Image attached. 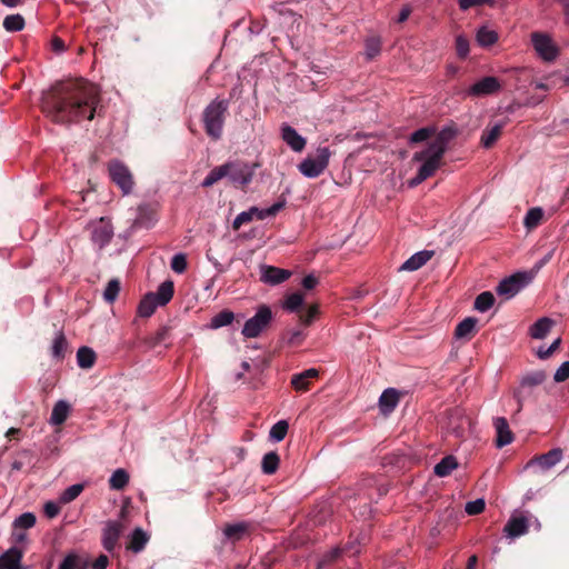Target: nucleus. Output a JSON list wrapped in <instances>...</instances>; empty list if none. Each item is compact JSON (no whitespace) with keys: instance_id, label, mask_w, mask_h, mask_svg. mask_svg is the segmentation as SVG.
Instances as JSON below:
<instances>
[{"instance_id":"obj_32","label":"nucleus","mask_w":569,"mask_h":569,"mask_svg":"<svg viewBox=\"0 0 569 569\" xmlns=\"http://www.w3.org/2000/svg\"><path fill=\"white\" fill-rule=\"evenodd\" d=\"M97 356L93 349L89 347H80L77 351V362L82 369H90L96 362Z\"/></svg>"},{"instance_id":"obj_42","label":"nucleus","mask_w":569,"mask_h":569,"mask_svg":"<svg viewBox=\"0 0 569 569\" xmlns=\"http://www.w3.org/2000/svg\"><path fill=\"white\" fill-rule=\"evenodd\" d=\"M234 313L230 310H222L211 318L210 328L218 329L232 323Z\"/></svg>"},{"instance_id":"obj_43","label":"nucleus","mask_w":569,"mask_h":569,"mask_svg":"<svg viewBox=\"0 0 569 569\" xmlns=\"http://www.w3.org/2000/svg\"><path fill=\"white\" fill-rule=\"evenodd\" d=\"M381 39L379 37L372 36L366 39L365 42V53L369 60L375 59L380 54L381 51Z\"/></svg>"},{"instance_id":"obj_2","label":"nucleus","mask_w":569,"mask_h":569,"mask_svg":"<svg viewBox=\"0 0 569 569\" xmlns=\"http://www.w3.org/2000/svg\"><path fill=\"white\" fill-rule=\"evenodd\" d=\"M228 108V100L214 99L204 108L202 112L204 131L212 140H219L222 137Z\"/></svg>"},{"instance_id":"obj_36","label":"nucleus","mask_w":569,"mask_h":569,"mask_svg":"<svg viewBox=\"0 0 569 569\" xmlns=\"http://www.w3.org/2000/svg\"><path fill=\"white\" fill-rule=\"evenodd\" d=\"M279 463L280 457L276 451L266 453L261 461L262 472L266 475H273L278 470Z\"/></svg>"},{"instance_id":"obj_12","label":"nucleus","mask_w":569,"mask_h":569,"mask_svg":"<svg viewBox=\"0 0 569 569\" xmlns=\"http://www.w3.org/2000/svg\"><path fill=\"white\" fill-rule=\"evenodd\" d=\"M562 459V450L560 448H553L548 452L533 457L530 459L525 469L538 468L540 471H547L555 467Z\"/></svg>"},{"instance_id":"obj_53","label":"nucleus","mask_w":569,"mask_h":569,"mask_svg":"<svg viewBox=\"0 0 569 569\" xmlns=\"http://www.w3.org/2000/svg\"><path fill=\"white\" fill-rule=\"evenodd\" d=\"M486 502L485 499L478 498L471 501H468L465 506V511L470 516H476L481 513L485 510Z\"/></svg>"},{"instance_id":"obj_9","label":"nucleus","mask_w":569,"mask_h":569,"mask_svg":"<svg viewBox=\"0 0 569 569\" xmlns=\"http://www.w3.org/2000/svg\"><path fill=\"white\" fill-rule=\"evenodd\" d=\"M531 42L537 54L545 61H553L558 57V48L551 37L543 32H532Z\"/></svg>"},{"instance_id":"obj_6","label":"nucleus","mask_w":569,"mask_h":569,"mask_svg":"<svg viewBox=\"0 0 569 569\" xmlns=\"http://www.w3.org/2000/svg\"><path fill=\"white\" fill-rule=\"evenodd\" d=\"M272 320L271 308L267 305L259 306L256 315L244 322L241 333L246 338H257L268 328Z\"/></svg>"},{"instance_id":"obj_29","label":"nucleus","mask_w":569,"mask_h":569,"mask_svg":"<svg viewBox=\"0 0 569 569\" xmlns=\"http://www.w3.org/2000/svg\"><path fill=\"white\" fill-rule=\"evenodd\" d=\"M69 411V403L63 400H59L52 409L50 423L54 426L62 425L67 420Z\"/></svg>"},{"instance_id":"obj_14","label":"nucleus","mask_w":569,"mask_h":569,"mask_svg":"<svg viewBox=\"0 0 569 569\" xmlns=\"http://www.w3.org/2000/svg\"><path fill=\"white\" fill-rule=\"evenodd\" d=\"M545 380H546V373H545V371H541V370L530 372L522 377V379L520 381V389H517L513 392V398L516 399V401L518 403V408H517L518 412L522 409L523 400H525V397L522 395V389L527 388V387L532 388V387L539 386Z\"/></svg>"},{"instance_id":"obj_52","label":"nucleus","mask_w":569,"mask_h":569,"mask_svg":"<svg viewBox=\"0 0 569 569\" xmlns=\"http://www.w3.org/2000/svg\"><path fill=\"white\" fill-rule=\"evenodd\" d=\"M303 303V295L300 292L291 293L287 297L284 308L291 312L297 311Z\"/></svg>"},{"instance_id":"obj_24","label":"nucleus","mask_w":569,"mask_h":569,"mask_svg":"<svg viewBox=\"0 0 569 569\" xmlns=\"http://www.w3.org/2000/svg\"><path fill=\"white\" fill-rule=\"evenodd\" d=\"M173 330V326L172 325H164L162 327H160L156 333L149 336V337H146L143 339V342L149 347V348H154L163 342H166L167 340H169L171 338V332Z\"/></svg>"},{"instance_id":"obj_37","label":"nucleus","mask_w":569,"mask_h":569,"mask_svg":"<svg viewBox=\"0 0 569 569\" xmlns=\"http://www.w3.org/2000/svg\"><path fill=\"white\" fill-rule=\"evenodd\" d=\"M476 39L479 46L490 47L498 41V33L492 29L481 27L477 31Z\"/></svg>"},{"instance_id":"obj_49","label":"nucleus","mask_w":569,"mask_h":569,"mask_svg":"<svg viewBox=\"0 0 569 569\" xmlns=\"http://www.w3.org/2000/svg\"><path fill=\"white\" fill-rule=\"evenodd\" d=\"M84 486L81 483H76L68 487L60 496L61 503H69L73 501L83 491Z\"/></svg>"},{"instance_id":"obj_54","label":"nucleus","mask_w":569,"mask_h":569,"mask_svg":"<svg viewBox=\"0 0 569 569\" xmlns=\"http://www.w3.org/2000/svg\"><path fill=\"white\" fill-rule=\"evenodd\" d=\"M456 51L457 56L461 59L467 58L469 54V40L462 34L456 38Z\"/></svg>"},{"instance_id":"obj_33","label":"nucleus","mask_w":569,"mask_h":569,"mask_svg":"<svg viewBox=\"0 0 569 569\" xmlns=\"http://www.w3.org/2000/svg\"><path fill=\"white\" fill-rule=\"evenodd\" d=\"M174 284L171 280L163 281L157 292L154 293L156 300L159 306H166L173 297Z\"/></svg>"},{"instance_id":"obj_28","label":"nucleus","mask_w":569,"mask_h":569,"mask_svg":"<svg viewBox=\"0 0 569 569\" xmlns=\"http://www.w3.org/2000/svg\"><path fill=\"white\" fill-rule=\"evenodd\" d=\"M552 325L553 321L550 318L542 317L530 327V336L535 339H543L551 330Z\"/></svg>"},{"instance_id":"obj_34","label":"nucleus","mask_w":569,"mask_h":569,"mask_svg":"<svg viewBox=\"0 0 569 569\" xmlns=\"http://www.w3.org/2000/svg\"><path fill=\"white\" fill-rule=\"evenodd\" d=\"M67 351H68V341H67L63 332L60 331L53 339V342L51 346V355L53 358H56L58 360H62L66 357Z\"/></svg>"},{"instance_id":"obj_4","label":"nucleus","mask_w":569,"mask_h":569,"mask_svg":"<svg viewBox=\"0 0 569 569\" xmlns=\"http://www.w3.org/2000/svg\"><path fill=\"white\" fill-rule=\"evenodd\" d=\"M330 156L328 147H319L315 156H308L299 163V171L307 178H317L328 167Z\"/></svg>"},{"instance_id":"obj_48","label":"nucleus","mask_w":569,"mask_h":569,"mask_svg":"<svg viewBox=\"0 0 569 569\" xmlns=\"http://www.w3.org/2000/svg\"><path fill=\"white\" fill-rule=\"evenodd\" d=\"M288 422L286 420H280L271 427L269 437L274 441H282L288 432Z\"/></svg>"},{"instance_id":"obj_19","label":"nucleus","mask_w":569,"mask_h":569,"mask_svg":"<svg viewBox=\"0 0 569 569\" xmlns=\"http://www.w3.org/2000/svg\"><path fill=\"white\" fill-rule=\"evenodd\" d=\"M493 427H495L496 433H497L496 446L498 448L508 446L513 441V435L509 428V423L506 418H503V417L495 418Z\"/></svg>"},{"instance_id":"obj_47","label":"nucleus","mask_w":569,"mask_h":569,"mask_svg":"<svg viewBox=\"0 0 569 569\" xmlns=\"http://www.w3.org/2000/svg\"><path fill=\"white\" fill-rule=\"evenodd\" d=\"M24 27V19L20 14L7 16L3 20V28L9 32L22 30Z\"/></svg>"},{"instance_id":"obj_8","label":"nucleus","mask_w":569,"mask_h":569,"mask_svg":"<svg viewBox=\"0 0 569 569\" xmlns=\"http://www.w3.org/2000/svg\"><path fill=\"white\" fill-rule=\"evenodd\" d=\"M108 170L111 181L121 189L123 194H129L134 184L129 168L119 160H112L109 162Z\"/></svg>"},{"instance_id":"obj_64","label":"nucleus","mask_w":569,"mask_h":569,"mask_svg":"<svg viewBox=\"0 0 569 569\" xmlns=\"http://www.w3.org/2000/svg\"><path fill=\"white\" fill-rule=\"evenodd\" d=\"M422 141H427V127H422V128L418 129L416 132H413L410 136L411 143L422 142Z\"/></svg>"},{"instance_id":"obj_25","label":"nucleus","mask_w":569,"mask_h":569,"mask_svg":"<svg viewBox=\"0 0 569 569\" xmlns=\"http://www.w3.org/2000/svg\"><path fill=\"white\" fill-rule=\"evenodd\" d=\"M459 466L457 458L452 455L443 457L435 467L433 472L436 476L443 478L449 476Z\"/></svg>"},{"instance_id":"obj_10","label":"nucleus","mask_w":569,"mask_h":569,"mask_svg":"<svg viewBox=\"0 0 569 569\" xmlns=\"http://www.w3.org/2000/svg\"><path fill=\"white\" fill-rule=\"evenodd\" d=\"M531 515L516 510L507 521L503 532L507 538L516 539L528 532Z\"/></svg>"},{"instance_id":"obj_46","label":"nucleus","mask_w":569,"mask_h":569,"mask_svg":"<svg viewBox=\"0 0 569 569\" xmlns=\"http://www.w3.org/2000/svg\"><path fill=\"white\" fill-rule=\"evenodd\" d=\"M37 522V518L34 516V513L32 512H24L22 515H20L18 518H16V520L13 521V529H22V530H27V529H31L32 527H34Z\"/></svg>"},{"instance_id":"obj_35","label":"nucleus","mask_w":569,"mask_h":569,"mask_svg":"<svg viewBox=\"0 0 569 569\" xmlns=\"http://www.w3.org/2000/svg\"><path fill=\"white\" fill-rule=\"evenodd\" d=\"M227 176H228V170H227V162H226L221 166L214 167L208 173V176L203 179L201 186L204 188L212 187L214 183H217L221 179L227 178Z\"/></svg>"},{"instance_id":"obj_16","label":"nucleus","mask_w":569,"mask_h":569,"mask_svg":"<svg viewBox=\"0 0 569 569\" xmlns=\"http://www.w3.org/2000/svg\"><path fill=\"white\" fill-rule=\"evenodd\" d=\"M291 271L273 266L262 264L260 267V280L264 283L276 286L287 281Z\"/></svg>"},{"instance_id":"obj_56","label":"nucleus","mask_w":569,"mask_h":569,"mask_svg":"<svg viewBox=\"0 0 569 569\" xmlns=\"http://www.w3.org/2000/svg\"><path fill=\"white\" fill-rule=\"evenodd\" d=\"M560 342H561V339L557 338L549 347H547V348L540 347L537 350V357L542 360L548 359L558 349V347L560 346Z\"/></svg>"},{"instance_id":"obj_50","label":"nucleus","mask_w":569,"mask_h":569,"mask_svg":"<svg viewBox=\"0 0 569 569\" xmlns=\"http://www.w3.org/2000/svg\"><path fill=\"white\" fill-rule=\"evenodd\" d=\"M120 292V281L118 279H111L103 292V298L107 302H113Z\"/></svg>"},{"instance_id":"obj_11","label":"nucleus","mask_w":569,"mask_h":569,"mask_svg":"<svg viewBox=\"0 0 569 569\" xmlns=\"http://www.w3.org/2000/svg\"><path fill=\"white\" fill-rule=\"evenodd\" d=\"M113 237V228L108 218H100L91 226V240L100 249L107 246Z\"/></svg>"},{"instance_id":"obj_27","label":"nucleus","mask_w":569,"mask_h":569,"mask_svg":"<svg viewBox=\"0 0 569 569\" xmlns=\"http://www.w3.org/2000/svg\"><path fill=\"white\" fill-rule=\"evenodd\" d=\"M427 263V250H421L409 259H407L400 267L399 271H416Z\"/></svg>"},{"instance_id":"obj_51","label":"nucleus","mask_w":569,"mask_h":569,"mask_svg":"<svg viewBox=\"0 0 569 569\" xmlns=\"http://www.w3.org/2000/svg\"><path fill=\"white\" fill-rule=\"evenodd\" d=\"M253 211H257V207H251L249 210L240 212L232 222V229L239 230L242 224L252 221Z\"/></svg>"},{"instance_id":"obj_20","label":"nucleus","mask_w":569,"mask_h":569,"mask_svg":"<svg viewBox=\"0 0 569 569\" xmlns=\"http://www.w3.org/2000/svg\"><path fill=\"white\" fill-rule=\"evenodd\" d=\"M400 392L395 388L386 389L379 398V408L383 415L391 413L398 406Z\"/></svg>"},{"instance_id":"obj_40","label":"nucleus","mask_w":569,"mask_h":569,"mask_svg":"<svg viewBox=\"0 0 569 569\" xmlns=\"http://www.w3.org/2000/svg\"><path fill=\"white\" fill-rule=\"evenodd\" d=\"M477 319L473 317H468L460 321L456 328L455 335L457 338H469L471 333L476 330Z\"/></svg>"},{"instance_id":"obj_38","label":"nucleus","mask_w":569,"mask_h":569,"mask_svg":"<svg viewBox=\"0 0 569 569\" xmlns=\"http://www.w3.org/2000/svg\"><path fill=\"white\" fill-rule=\"evenodd\" d=\"M543 218V210L540 207L529 209L523 218V224L527 230L537 228Z\"/></svg>"},{"instance_id":"obj_41","label":"nucleus","mask_w":569,"mask_h":569,"mask_svg":"<svg viewBox=\"0 0 569 569\" xmlns=\"http://www.w3.org/2000/svg\"><path fill=\"white\" fill-rule=\"evenodd\" d=\"M129 473L124 469H117L109 479V487L113 490H122L129 482Z\"/></svg>"},{"instance_id":"obj_26","label":"nucleus","mask_w":569,"mask_h":569,"mask_svg":"<svg viewBox=\"0 0 569 569\" xmlns=\"http://www.w3.org/2000/svg\"><path fill=\"white\" fill-rule=\"evenodd\" d=\"M412 160L419 161L420 167L417 176L408 181V184L411 188L418 186L419 183L427 179V149L417 152Z\"/></svg>"},{"instance_id":"obj_62","label":"nucleus","mask_w":569,"mask_h":569,"mask_svg":"<svg viewBox=\"0 0 569 569\" xmlns=\"http://www.w3.org/2000/svg\"><path fill=\"white\" fill-rule=\"evenodd\" d=\"M43 511L48 518L52 519L59 515L60 507L53 501H48L44 503Z\"/></svg>"},{"instance_id":"obj_15","label":"nucleus","mask_w":569,"mask_h":569,"mask_svg":"<svg viewBox=\"0 0 569 569\" xmlns=\"http://www.w3.org/2000/svg\"><path fill=\"white\" fill-rule=\"evenodd\" d=\"M449 427L457 437H462L466 428L470 427L471 419L466 415V410L455 407L448 413Z\"/></svg>"},{"instance_id":"obj_55","label":"nucleus","mask_w":569,"mask_h":569,"mask_svg":"<svg viewBox=\"0 0 569 569\" xmlns=\"http://www.w3.org/2000/svg\"><path fill=\"white\" fill-rule=\"evenodd\" d=\"M187 258L183 253L174 254L171 260V269L177 273H182L187 269Z\"/></svg>"},{"instance_id":"obj_39","label":"nucleus","mask_w":569,"mask_h":569,"mask_svg":"<svg viewBox=\"0 0 569 569\" xmlns=\"http://www.w3.org/2000/svg\"><path fill=\"white\" fill-rule=\"evenodd\" d=\"M505 123H496L491 128H487L481 136V144L485 148H490L499 138Z\"/></svg>"},{"instance_id":"obj_31","label":"nucleus","mask_w":569,"mask_h":569,"mask_svg":"<svg viewBox=\"0 0 569 569\" xmlns=\"http://www.w3.org/2000/svg\"><path fill=\"white\" fill-rule=\"evenodd\" d=\"M148 541L149 536L141 528H136L131 533V538L128 543V549L132 550L136 553L140 552L144 549Z\"/></svg>"},{"instance_id":"obj_59","label":"nucleus","mask_w":569,"mask_h":569,"mask_svg":"<svg viewBox=\"0 0 569 569\" xmlns=\"http://www.w3.org/2000/svg\"><path fill=\"white\" fill-rule=\"evenodd\" d=\"M319 312V309H318V306L313 305L311 307H309V309L301 313L300 315V321L306 325V326H309L313 319L317 317Z\"/></svg>"},{"instance_id":"obj_1","label":"nucleus","mask_w":569,"mask_h":569,"mask_svg":"<svg viewBox=\"0 0 569 569\" xmlns=\"http://www.w3.org/2000/svg\"><path fill=\"white\" fill-rule=\"evenodd\" d=\"M100 102L99 88L80 78L54 83L42 93L41 109L53 123L71 126L93 120Z\"/></svg>"},{"instance_id":"obj_7","label":"nucleus","mask_w":569,"mask_h":569,"mask_svg":"<svg viewBox=\"0 0 569 569\" xmlns=\"http://www.w3.org/2000/svg\"><path fill=\"white\" fill-rule=\"evenodd\" d=\"M532 276L528 272H517L502 279L497 288L498 296L509 300L513 298L521 289H523L531 281Z\"/></svg>"},{"instance_id":"obj_21","label":"nucleus","mask_w":569,"mask_h":569,"mask_svg":"<svg viewBox=\"0 0 569 569\" xmlns=\"http://www.w3.org/2000/svg\"><path fill=\"white\" fill-rule=\"evenodd\" d=\"M281 137L283 141L296 152H300L306 147V139L302 138L296 129L288 124H283Z\"/></svg>"},{"instance_id":"obj_13","label":"nucleus","mask_w":569,"mask_h":569,"mask_svg":"<svg viewBox=\"0 0 569 569\" xmlns=\"http://www.w3.org/2000/svg\"><path fill=\"white\" fill-rule=\"evenodd\" d=\"M501 89L500 81L492 76L483 77L476 81L466 91L467 96L470 97H485L498 92Z\"/></svg>"},{"instance_id":"obj_60","label":"nucleus","mask_w":569,"mask_h":569,"mask_svg":"<svg viewBox=\"0 0 569 569\" xmlns=\"http://www.w3.org/2000/svg\"><path fill=\"white\" fill-rule=\"evenodd\" d=\"M283 206H284L283 202H277L267 209H262V212H261L262 214L260 216V220H263L268 217L276 216L283 208Z\"/></svg>"},{"instance_id":"obj_17","label":"nucleus","mask_w":569,"mask_h":569,"mask_svg":"<svg viewBox=\"0 0 569 569\" xmlns=\"http://www.w3.org/2000/svg\"><path fill=\"white\" fill-rule=\"evenodd\" d=\"M122 532V525L118 521H108L102 531V546L108 552H112L118 546Z\"/></svg>"},{"instance_id":"obj_57","label":"nucleus","mask_w":569,"mask_h":569,"mask_svg":"<svg viewBox=\"0 0 569 569\" xmlns=\"http://www.w3.org/2000/svg\"><path fill=\"white\" fill-rule=\"evenodd\" d=\"M79 567L80 558L74 553H69L66 556L58 569H79Z\"/></svg>"},{"instance_id":"obj_5","label":"nucleus","mask_w":569,"mask_h":569,"mask_svg":"<svg viewBox=\"0 0 569 569\" xmlns=\"http://www.w3.org/2000/svg\"><path fill=\"white\" fill-rule=\"evenodd\" d=\"M254 168L256 164H250L241 160L228 161L227 178L233 187L244 190L254 177Z\"/></svg>"},{"instance_id":"obj_58","label":"nucleus","mask_w":569,"mask_h":569,"mask_svg":"<svg viewBox=\"0 0 569 569\" xmlns=\"http://www.w3.org/2000/svg\"><path fill=\"white\" fill-rule=\"evenodd\" d=\"M569 378V360L562 362L553 375L555 382H563Z\"/></svg>"},{"instance_id":"obj_18","label":"nucleus","mask_w":569,"mask_h":569,"mask_svg":"<svg viewBox=\"0 0 569 569\" xmlns=\"http://www.w3.org/2000/svg\"><path fill=\"white\" fill-rule=\"evenodd\" d=\"M23 549L16 546L9 548L0 556V569H24L21 565Z\"/></svg>"},{"instance_id":"obj_30","label":"nucleus","mask_w":569,"mask_h":569,"mask_svg":"<svg viewBox=\"0 0 569 569\" xmlns=\"http://www.w3.org/2000/svg\"><path fill=\"white\" fill-rule=\"evenodd\" d=\"M159 303L156 300L153 292L147 293L138 306V315L143 318H148L153 315Z\"/></svg>"},{"instance_id":"obj_61","label":"nucleus","mask_w":569,"mask_h":569,"mask_svg":"<svg viewBox=\"0 0 569 569\" xmlns=\"http://www.w3.org/2000/svg\"><path fill=\"white\" fill-rule=\"evenodd\" d=\"M283 206H284L283 202H277L267 209H262V212H261L262 214L260 216V220H263L268 217L276 216L283 208Z\"/></svg>"},{"instance_id":"obj_23","label":"nucleus","mask_w":569,"mask_h":569,"mask_svg":"<svg viewBox=\"0 0 569 569\" xmlns=\"http://www.w3.org/2000/svg\"><path fill=\"white\" fill-rule=\"evenodd\" d=\"M156 221L154 212L148 206H140L138 208V216L132 223V229L146 228L149 229Z\"/></svg>"},{"instance_id":"obj_3","label":"nucleus","mask_w":569,"mask_h":569,"mask_svg":"<svg viewBox=\"0 0 569 569\" xmlns=\"http://www.w3.org/2000/svg\"><path fill=\"white\" fill-rule=\"evenodd\" d=\"M455 136L456 130L453 128L446 127L433 137L431 134V128L429 127V177L440 168L441 157Z\"/></svg>"},{"instance_id":"obj_22","label":"nucleus","mask_w":569,"mask_h":569,"mask_svg":"<svg viewBox=\"0 0 569 569\" xmlns=\"http://www.w3.org/2000/svg\"><path fill=\"white\" fill-rule=\"evenodd\" d=\"M318 377L319 370L310 368L300 373L293 375L291 378V385L297 391H307L309 390L311 380Z\"/></svg>"},{"instance_id":"obj_63","label":"nucleus","mask_w":569,"mask_h":569,"mask_svg":"<svg viewBox=\"0 0 569 569\" xmlns=\"http://www.w3.org/2000/svg\"><path fill=\"white\" fill-rule=\"evenodd\" d=\"M288 336V343L292 346L300 345L305 339V333L301 330H291Z\"/></svg>"},{"instance_id":"obj_45","label":"nucleus","mask_w":569,"mask_h":569,"mask_svg":"<svg viewBox=\"0 0 569 569\" xmlns=\"http://www.w3.org/2000/svg\"><path fill=\"white\" fill-rule=\"evenodd\" d=\"M248 530V525L246 523H234V525H228L226 526L223 533L228 539L231 540H240L243 535Z\"/></svg>"},{"instance_id":"obj_44","label":"nucleus","mask_w":569,"mask_h":569,"mask_svg":"<svg viewBox=\"0 0 569 569\" xmlns=\"http://www.w3.org/2000/svg\"><path fill=\"white\" fill-rule=\"evenodd\" d=\"M495 300L492 292L483 291L476 298L475 309L479 312H486L493 306Z\"/></svg>"}]
</instances>
